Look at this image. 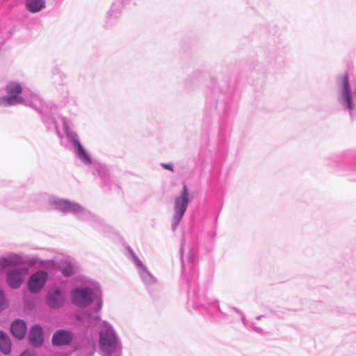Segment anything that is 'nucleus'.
Returning a JSON list of instances; mask_svg holds the SVG:
<instances>
[{
    "instance_id": "nucleus-8",
    "label": "nucleus",
    "mask_w": 356,
    "mask_h": 356,
    "mask_svg": "<svg viewBox=\"0 0 356 356\" xmlns=\"http://www.w3.org/2000/svg\"><path fill=\"white\" fill-rule=\"evenodd\" d=\"M72 339L70 332L58 330L54 334L52 337V343L55 346H64L68 344Z\"/></svg>"
},
{
    "instance_id": "nucleus-17",
    "label": "nucleus",
    "mask_w": 356,
    "mask_h": 356,
    "mask_svg": "<svg viewBox=\"0 0 356 356\" xmlns=\"http://www.w3.org/2000/svg\"><path fill=\"white\" fill-rule=\"evenodd\" d=\"M60 270L65 276H70L73 275L75 271L72 264L67 261L60 263Z\"/></svg>"
},
{
    "instance_id": "nucleus-19",
    "label": "nucleus",
    "mask_w": 356,
    "mask_h": 356,
    "mask_svg": "<svg viewBox=\"0 0 356 356\" xmlns=\"http://www.w3.org/2000/svg\"><path fill=\"white\" fill-rule=\"evenodd\" d=\"M133 257L138 267H140L143 271H145L146 268L143 264L142 261L134 254H133Z\"/></svg>"
},
{
    "instance_id": "nucleus-2",
    "label": "nucleus",
    "mask_w": 356,
    "mask_h": 356,
    "mask_svg": "<svg viewBox=\"0 0 356 356\" xmlns=\"http://www.w3.org/2000/svg\"><path fill=\"white\" fill-rule=\"evenodd\" d=\"M99 345L101 349L107 353H113L117 349V337L108 325H105L104 330L99 333Z\"/></svg>"
},
{
    "instance_id": "nucleus-15",
    "label": "nucleus",
    "mask_w": 356,
    "mask_h": 356,
    "mask_svg": "<svg viewBox=\"0 0 356 356\" xmlns=\"http://www.w3.org/2000/svg\"><path fill=\"white\" fill-rule=\"evenodd\" d=\"M74 144L76 146L77 154L80 159L86 163H91V158L87 152L84 149L81 144L78 140H75Z\"/></svg>"
},
{
    "instance_id": "nucleus-18",
    "label": "nucleus",
    "mask_w": 356,
    "mask_h": 356,
    "mask_svg": "<svg viewBox=\"0 0 356 356\" xmlns=\"http://www.w3.org/2000/svg\"><path fill=\"white\" fill-rule=\"evenodd\" d=\"M143 282L146 285H152L156 282V279L147 270L143 271L141 274Z\"/></svg>"
},
{
    "instance_id": "nucleus-13",
    "label": "nucleus",
    "mask_w": 356,
    "mask_h": 356,
    "mask_svg": "<svg viewBox=\"0 0 356 356\" xmlns=\"http://www.w3.org/2000/svg\"><path fill=\"white\" fill-rule=\"evenodd\" d=\"M11 349V342L7 334L0 332V350L4 354H8Z\"/></svg>"
},
{
    "instance_id": "nucleus-10",
    "label": "nucleus",
    "mask_w": 356,
    "mask_h": 356,
    "mask_svg": "<svg viewBox=\"0 0 356 356\" xmlns=\"http://www.w3.org/2000/svg\"><path fill=\"white\" fill-rule=\"evenodd\" d=\"M30 343L35 347L41 346L43 341L42 328L38 325L34 326L29 334Z\"/></svg>"
},
{
    "instance_id": "nucleus-1",
    "label": "nucleus",
    "mask_w": 356,
    "mask_h": 356,
    "mask_svg": "<svg viewBox=\"0 0 356 356\" xmlns=\"http://www.w3.org/2000/svg\"><path fill=\"white\" fill-rule=\"evenodd\" d=\"M188 191L186 185L183 186V190L179 197H177L175 201V215L173 217V229L181 220L189 203Z\"/></svg>"
},
{
    "instance_id": "nucleus-12",
    "label": "nucleus",
    "mask_w": 356,
    "mask_h": 356,
    "mask_svg": "<svg viewBox=\"0 0 356 356\" xmlns=\"http://www.w3.org/2000/svg\"><path fill=\"white\" fill-rule=\"evenodd\" d=\"M45 7L44 0H26V8L31 13H35L40 11Z\"/></svg>"
},
{
    "instance_id": "nucleus-20",
    "label": "nucleus",
    "mask_w": 356,
    "mask_h": 356,
    "mask_svg": "<svg viewBox=\"0 0 356 356\" xmlns=\"http://www.w3.org/2000/svg\"><path fill=\"white\" fill-rule=\"evenodd\" d=\"M4 298L2 291L0 290V311L4 307Z\"/></svg>"
},
{
    "instance_id": "nucleus-7",
    "label": "nucleus",
    "mask_w": 356,
    "mask_h": 356,
    "mask_svg": "<svg viewBox=\"0 0 356 356\" xmlns=\"http://www.w3.org/2000/svg\"><path fill=\"white\" fill-rule=\"evenodd\" d=\"M55 205L56 209L63 212H79L82 210V208L79 204L64 200H59L55 202Z\"/></svg>"
},
{
    "instance_id": "nucleus-11",
    "label": "nucleus",
    "mask_w": 356,
    "mask_h": 356,
    "mask_svg": "<svg viewBox=\"0 0 356 356\" xmlns=\"http://www.w3.org/2000/svg\"><path fill=\"white\" fill-rule=\"evenodd\" d=\"M24 103V99L20 96L10 95L0 97V106H13L16 104Z\"/></svg>"
},
{
    "instance_id": "nucleus-22",
    "label": "nucleus",
    "mask_w": 356,
    "mask_h": 356,
    "mask_svg": "<svg viewBox=\"0 0 356 356\" xmlns=\"http://www.w3.org/2000/svg\"><path fill=\"white\" fill-rule=\"evenodd\" d=\"M20 356H33V355L30 352L25 351Z\"/></svg>"
},
{
    "instance_id": "nucleus-16",
    "label": "nucleus",
    "mask_w": 356,
    "mask_h": 356,
    "mask_svg": "<svg viewBox=\"0 0 356 356\" xmlns=\"http://www.w3.org/2000/svg\"><path fill=\"white\" fill-rule=\"evenodd\" d=\"M6 92L10 95H17L22 92V87L18 82H10L6 86Z\"/></svg>"
},
{
    "instance_id": "nucleus-4",
    "label": "nucleus",
    "mask_w": 356,
    "mask_h": 356,
    "mask_svg": "<svg viewBox=\"0 0 356 356\" xmlns=\"http://www.w3.org/2000/svg\"><path fill=\"white\" fill-rule=\"evenodd\" d=\"M74 303L79 306H86L92 301V293L88 289H76L72 292Z\"/></svg>"
},
{
    "instance_id": "nucleus-9",
    "label": "nucleus",
    "mask_w": 356,
    "mask_h": 356,
    "mask_svg": "<svg viewBox=\"0 0 356 356\" xmlns=\"http://www.w3.org/2000/svg\"><path fill=\"white\" fill-rule=\"evenodd\" d=\"M10 330L13 336L18 339H22L26 332V323L22 320H16L12 323Z\"/></svg>"
},
{
    "instance_id": "nucleus-3",
    "label": "nucleus",
    "mask_w": 356,
    "mask_h": 356,
    "mask_svg": "<svg viewBox=\"0 0 356 356\" xmlns=\"http://www.w3.org/2000/svg\"><path fill=\"white\" fill-rule=\"evenodd\" d=\"M28 275V269L22 268L9 272L7 282L10 286L18 288Z\"/></svg>"
},
{
    "instance_id": "nucleus-6",
    "label": "nucleus",
    "mask_w": 356,
    "mask_h": 356,
    "mask_svg": "<svg viewBox=\"0 0 356 356\" xmlns=\"http://www.w3.org/2000/svg\"><path fill=\"white\" fill-rule=\"evenodd\" d=\"M343 84V89L341 91V99L347 103V107L349 110H352L353 104L352 102L350 88L348 82V76L347 74H343L341 77Z\"/></svg>"
},
{
    "instance_id": "nucleus-5",
    "label": "nucleus",
    "mask_w": 356,
    "mask_h": 356,
    "mask_svg": "<svg viewBox=\"0 0 356 356\" xmlns=\"http://www.w3.org/2000/svg\"><path fill=\"white\" fill-rule=\"evenodd\" d=\"M47 278L44 271H38L33 274L29 282V288L31 292L39 291L44 286Z\"/></svg>"
},
{
    "instance_id": "nucleus-14",
    "label": "nucleus",
    "mask_w": 356,
    "mask_h": 356,
    "mask_svg": "<svg viewBox=\"0 0 356 356\" xmlns=\"http://www.w3.org/2000/svg\"><path fill=\"white\" fill-rule=\"evenodd\" d=\"M47 299L48 304L51 307H58L63 302V298L58 291H56L53 293L49 294Z\"/></svg>"
},
{
    "instance_id": "nucleus-21",
    "label": "nucleus",
    "mask_w": 356,
    "mask_h": 356,
    "mask_svg": "<svg viewBox=\"0 0 356 356\" xmlns=\"http://www.w3.org/2000/svg\"><path fill=\"white\" fill-rule=\"evenodd\" d=\"M161 165L165 168V169H167V170H169L170 171H173V168H172V166L170 165V164H168V163H162Z\"/></svg>"
}]
</instances>
